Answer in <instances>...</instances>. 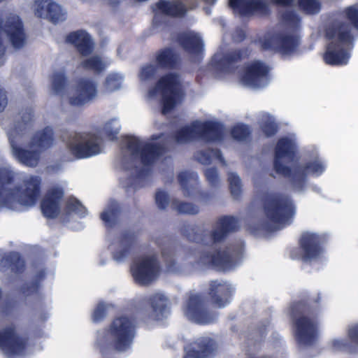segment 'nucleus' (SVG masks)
I'll return each instance as SVG.
<instances>
[{"instance_id": "38", "label": "nucleus", "mask_w": 358, "mask_h": 358, "mask_svg": "<svg viewBox=\"0 0 358 358\" xmlns=\"http://www.w3.org/2000/svg\"><path fill=\"white\" fill-rule=\"evenodd\" d=\"M195 157L199 162L205 165L210 164L213 158L217 159L221 162H224L222 152L217 148H208L198 151Z\"/></svg>"}, {"instance_id": "41", "label": "nucleus", "mask_w": 358, "mask_h": 358, "mask_svg": "<svg viewBox=\"0 0 358 358\" xmlns=\"http://www.w3.org/2000/svg\"><path fill=\"white\" fill-rule=\"evenodd\" d=\"M343 17L351 27V32L353 29L358 31V4L346 7L343 11Z\"/></svg>"}, {"instance_id": "34", "label": "nucleus", "mask_w": 358, "mask_h": 358, "mask_svg": "<svg viewBox=\"0 0 358 358\" xmlns=\"http://www.w3.org/2000/svg\"><path fill=\"white\" fill-rule=\"evenodd\" d=\"M136 236L134 233L125 231L121 235L120 243L122 248L113 252V259L117 262L123 260L131 252V250L136 243Z\"/></svg>"}, {"instance_id": "39", "label": "nucleus", "mask_w": 358, "mask_h": 358, "mask_svg": "<svg viewBox=\"0 0 358 358\" xmlns=\"http://www.w3.org/2000/svg\"><path fill=\"white\" fill-rule=\"evenodd\" d=\"M249 54L250 52L247 48L237 49L224 55L220 60V63L224 65L236 64L241 61L243 58L248 57Z\"/></svg>"}, {"instance_id": "47", "label": "nucleus", "mask_w": 358, "mask_h": 358, "mask_svg": "<svg viewBox=\"0 0 358 358\" xmlns=\"http://www.w3.org/2000/svg\"><path fill=\"white\" fill-rule=\"evenodd\" d=\"M67 85V80L64 73L57 72L52 76V87L56 94H63Z\"/></svg>"}, {"instance_id": "8", "label": "nucleus", "mask_w": 358, "mask_h": 358, "mask_svg": "<svg viewBox=\"0 0 358 358\" xmlns=\"http://www.w3.org/2000/svg\"><path fill=\"white\" fill-rule=\"evenodd\" d=\"M326 236L317 233L304 231L298 240V252H290L292 258H297L303 262L310 263L320 259L324 252Z\"/></svg>"}, {"instance_id": "58", "label": "nucleus", "mask_w": 358, "mask_h": 358, "mask_svg": "<svg viewBox=\"0 0 358 358\" xmlns=\"http://www.w3.org/2000/svg\"><path fill=\"white\" fill-rule=\"evenodd\" d=\"M227 235L225 231L217 226L216 229L210 232V238L214 243H220L225 239Z\"/></svg>"}, {"instance_id": "64", "label": "nucleus", "mask_w": 358, "mask_h": 358, "mask_svg": "<svg viewBox=\"0 0 358 358\" xmlns=\"http://www.w3.org/2000/svg\"><path fill=\"white\" fill-rule=\"evenodd\" d=\"M347 346V343L343 340H334L332 342V347L335 350H342Z\"/></svg>"}, {"instance_id": "30", "label": "nucleus", "mask_w": 358, "mask_h": 358, "mask_svg": "<svg viewBox=\"0 0 358 358\" xmlns=\"http://www.w3.org/2000/svg\"><path fill=\"white\" fill-rule=\"evenodd\" d=\"M12 150L16 159L23 165L34 168L38 166L41 159L38 150H29L12 143Z\"/></svg>"}, {"instance_id": "29", "label": "nucleus", "mask_w": 358, "mask_h": 358, "mask_svg": "<svg viewBox=\"0 0 358 358\" xmlns=\"http://www.w3.org/2000/svg\"><path fill=\"white\" fill-rule=\"evenodd\" d=\"M144 303L149 305L152 308L154 319L161 320L168 312V299L161 293H155L143 299Z\"/></svg>"}, {"instance_id": "55", "label": "nucleus", "mask_w": 358, "mask_h": 358, "mask_svg": "<svg viewBox=\"0 0 358 358\" xmlns=\"http://www.w3.org/2000/svg\"><path fill=\"white\" fill-rule=\"evenodd\" d=\"M107 314V307L103 303H99L92 313L94 322H99L103 320Z\"/></svg>"}, {"instance_id": "42", "label": "nucleus", "mask_w": 358, "mask_h": 358, "mask_svg": "<svg viewBox=\"0 0 358 358\" xmlns=\"http://www.w3.org/2000/svg\"><path fill=\"white\" fill-rule=\"evenodd\" d=\"M171 206L179 214L196 215L199 213V207L192 203L178 201L174 199L171 201Z\"/></svg>"}, {"instance_id": "11", "label": "nucleus", "mask_w": 358, "mask_h": 358, "mask_svg": "<svg viewBox=\"0 0 358 358\" xmlns=\"http://www.w3.org/2000/svg\"><path fill=\"white\" fill-rule=\"evenodd\" d=\"M124 141L127 149L134 157H139L143 165L151 166L164 152V148L159 143H145L142 144L138 137L126 136Z\"/></svg>"}, {"instance_id": "16", "label": "nucleus", "mask_w": 358, "mask_h": 358, "mask_svg": "<svg viewBox=\"0 0 358 358\" xmlns=\"http://www.w3.org/2000/svg\"><path fill=\"white\" fill-rule=\"evenodd\" d=\"M76 141H80L71 145L70 150L72 154L78 159L88 158L101 152V148L97 137L94 134H87L83 136L80 134H74Z\"/></svg>"}, {"instance_id": "14", "label": "nucleus", "mask_w": 358, "mask_h": 358, "mask_svg": "<svg viewBox=\"0 0 358 358\" xmlns=\"http://www.w3.org/2000/svg\"><path fill=\"white\" fill-rule=\"evenodd\" d=\"M269 67L263 62L256 60L248 64L242 80L245 84L255 87L265 86L269 78Z\"/></svg>"}, {"instance_id": "9", "label": "nucleus", "mask_w": 358, "mask_h": 358, "mask_svg": "<svg viewBox=\"0 0 358 358\" xmlns=\"http://www.w3.org/2000/svg\"><path fill=\"white\" fill-rule=\"evenodd\" d=\"M241 256V248L229 246L224 250H217L214 252H202L199 257V262L216 271H227L235 266Z\"/></svg>"}, {"instance_id": "52", "label": "nucleus", "mask_w": 358, "mask_h": 358, "mask_svg": "<svg viewBox=\"0 0 358 358\" xmlns=\"http://www.w3.org/2000/svg\"><path fill=\"white\" fill-rule=\"evenodd\" d=\"M157 69L152 64H147L142 67L140 72L141 79L143 80H153L157 75Z\"/></svg>"}, {"instance_id": "40", "label": "nucleus", "mask_w": 358, "mask_h": 358, "mask_svg": "<svg viewBox=\"0 0 358 358\" xmlns=\"http://www.w3.org/2000/svg\"><path fill=\"white\" fill-rule=\"evenodd\" d=\"M259 128L264 135L267 138L274 136L279 130V126L275 120L271 116H266L259 123Z\"/></svg>"}, {"instance_id": "27", "label": "nucleus", "mask_w": 358, "mask_h": 358, "mask_svg": "<svg viewBox=\"0 0 358 358\" xmlns=\"http://www.w3.org/2000/svg\"><path fill=\"white\" fill-rule=\"evenodd\" d=\"M155 62L162 69L174 70L180 66L179 55L172 48H164L159 50L155 55Z\"/></svg>"}, {"instance_id": "43", "label": "nucleus", "mask_w": 358, "mask_h": 358, "mask_svg": "<svg viewBox=\"0 0 358 358\" xmlns=\"http://www.w3.org/2000/svg\"><path fill=\"white\" fill-rule=\"evenodd\" d=\"M217 226L227 234L238 230V220L234 216L224 215L220 217L217 222Z\"/></svg>"}, {"instance_id": "50", "label": "nucleus", "mask_w": 358, "mask_h": 358, "mask_svg": "<svg viewBox=\"0 0 358 358\" xmlns=\"http://www.w3.org/2000/svg\"><path fill=\"white\" fill-rule=\"evenodd\" d=\"M21 122H19L16 128L20 131L24 130L29 127L33 121L34 110L32 108H26L20 112Z\"/></svg>"}, {"instance_id": "7", "label": "nucleus", "mask_w": 358, "mask_h": 358, "mask_svg": "<svg viewBox=\"0 0 358 358\" xmlns=\"http://www.w3.org/2000/svg\"><path fill=\"white\" fill-rule=\"evenodd\" d=\"M157 91L162 94V112L166 114L175 108L182 94L180 76L176 73L164 75L157 80L155 88L150 90V94L154 95Z\"/></svg>"}, {"instance_id": "12", "label": "nucleus", "mask_w": 358, "mask_h": 358, "mask_svg": "<svg viewBox=\"0 0 358 358\" xmlns=\"http://www.w3.org/2000/svg\"><path fill=\"white\" fill-rule=\"evenodd\" d=\"M186 316L200 324L214 322L217 314L208 308V301L203 294H192L189 296L185 308Z\"/></svg>"}, {"instance_id": "3", "label": "nucleus", "mask_w": 358, "mask_h": 358, "mask_svg": "<svg viewBox=\"0 0 358 358\" xmlns=\"http://www.w3.org/2000/svg\"><path fill=\"white\" fill-rule=\"evenodd\" d=\"M41 178L30 176L23 180L22 191L19 186H14V175L12 171L0 169V207L9 208L15 197L20 192V201L22 204L32 206L37 202L41 193Z\"/></svg>"}, {"instance_id": "5", "label": "nucleus", "mask_w": 358, "mask_h": 358, "mask_svg": "<svg viewBox=\"0 0 358 358\" xmlns=\"http://www.w3.org/2000/svg\"><path fill=\"white\" fill-rule=\"evenodd\" d=\"M326 37L331 41L327 44L323 55L324 62L330 66L346 65L350 57L348 48H353L355 40L350 24L341 21L329 27Z\"/></svg>"}, {"instance_id": "4", "label": "nucleus", "mask_w": 358, "mask_h": 358, "mask_svg": "<svg viewBox=\"0 0 358 358\" xmlns=\"http://www.w3.org/2000/svg\"><path fill=\"white\" fill-rule=\"evenodd\" d=\"M136 336V325L127 316L113 319L110 325L99 333L96 343L102 354L111 350L124 352L131 346Z\"/></svg>"}, {"instance_id": "21", "label": "nucleus", "mask_w": 358, "mask_h": 358, "mask_svg": "<svg viewBox=\"0 0 358 358\" xmlns=\"http://www.w3.org/2000/svg\"><path fill=\"white\" fill-rule=\"evenodd\" d=\"M197 130L199 139L207 143L220 142L224 138V127L219 122H197Z\"/></svg>"}, {"instance_id": "28", "label": "nucleus", "mask_w": 358, "mask_h": 358, "mask_svg": "<svg viewBox=\"0 0 358 358\" xmlns=\"http://www.w3.org/2000/svg\"><path fill=\"white\" fill-rule=\"evenodd\" d=\"M0 267L5 270L10 269L15 274H21L25 270L26 264L18 252L10 251L0 258Z\"/></svg>"}, {"instance_id": "48", "label": "nucleus", "mask_w": 358, "mask_h": 358, "mask_svg": "<svg viewBox=\"0 0 358 358\" xmlns=\"http://www.w3.org/2000/svg\"><path fill=\"white\" fill-rule=\"evenodd\" d=\"M298 5L307 14H317L321 10V3L317 0H298Z\"/></svg>"}, {"instance_id": "35", "label": "nucleus", "mask_w": 358, "mask_h": 358, "mask_svg": "<svg viewBox=\"0 0 358 358\" xmlns=\"http://www.w3.org/2000/svg\"><path fill=\"white\" fill-rule=\"evenodd\" d=\"M173 138L178 143H186L199 139L197 121L176 130L173 134Z\"/></svg>"}, {"instance_id": "63", "label": "nucleus", "mask_w": 358, "mask_h": 358, "mask_svg": "<svg viewBox=\"0 0 358 358\" xmlns=\"http://www.w3.org/2000/svg\"><path fill=\"white\" fill-rule=\"evenodd\" d=\"M273 41H274L273 38H266L263 40L261 43V45L263 50H275V46L274 47L273 45Z\"/></svg>"}, {"instance_id": "49", "label": "nucleus", "mask_w": 358, "mask_h": 358, "mask_svg": "<svg viewBox=\"0 0 358 358\" xmlns=\"http://www.w3.org/2000/svg\"><path fill=\"white\" fill-rule=\"evenodd\" d=\"M229 186L231 196L238 199L242 192L241 181L236 173H230L228 176Z\"/></svg>"}, {"instance_id": "1", "label": "nucleus", "mask_w": 358, "mask_h": 358, "mask_svg": "<svg viewBox=\"0 0 358 358\" xmlns=\"http://www.w3.org/2000/svg\"><path fill=\"white\" fill-rule=\"evenodd\" d=\"M296 157L295 145L293 141L287 137L280 138L275 148L273 169L276 173L291 180L295 187L302 188L308 174L320 176L324 171V165L318 160L308 162L303 165L296 164L292 169L284 165L282 158H287L292 162Z\"/></svg>"}, {"instance_id": "32", "label": "nucleus", "mask_w": 358, "mask_h": 358, "mask_svg": "<svg viewBox=\"0 0 358 358\" xmlns=\"http://www.w3.org/2000/svg\"><path fill=\"white\" fill-rule=\"evenodd\" d=\"M276 44L275 51L282 55H289L294 52L299 45L297 36L287 34H277L273 36Z\"/></svg>"}, {"instance_id": "22", "label": "nucleus", "mask_w": 358, "mask_h": 358, "mask_svg": "<svg viewBox=\"0 0 358 358\" xmlns=\"http://www.w3.org/2000/svg\"><path fill=\"white\" fill-rule=\"evenodd\" d=\"M76 96L69 99V103L72 106H83L95 98L96 85L90 79L80 78L76 83Z\"/></svg>"}, {"instance_id": "13", "label": "nucleus", "mask_w": 358, "mask_h": 358, "mask_svg": "<svg viewBox=\"0 0 358 358\" xmlns=\"http://www.w3.org/2000/svg\"><path fill=\"white\" fill-rule=\"evenodd\" d=\"M131 272L136 283L147 286L157 278L160 265L155 255L145 257L131 266Z\"/></svg>"}, {"instance_id": "18", "label": "nucleus", "mask_w": 358, "mask_h": 358, "mask_svg": "<svg viewBox=\"0 0 358 358\" xmlns=\"http://www.w3.org/2000/svg\"><path fill=\"white\" fill-rule=\"evenodd\" d=\"M233 294L231 286L226 282L211 280L207 292L209 301L217 308H223L229 303Z\"/></svg>"}, {"instance_id": "44", "label": "nucleus", "mask_w": 358, "mask_h": 358, "mask_svg": "<svg viewBox=\"0 0 358 358\" xmlns=\"http://www.w3.org/2000/svg\"><path fill=\"white\" fill-rule=\"evenodd\" d=\"M45 273L44 271H40L38 272L36 276V279L31 283L24 284L21 287V292L23 294L29 296L34 293H37L40 288L41 281L45 278Z\"/></svg>"}, {"instance_id": "31", "label": "nucleus", "mask_w": 358, "mask_h": 358, "mask_svg": "<svg viewBox=\"0 0 358 358\" xmlns=\"http://www.w3.org/2000/svg\"><path fill=\"white\" fill-rule=\"evenodd\" d=\"M178 180L185 196L189 197L197 194L199 177L196 173L182 171L178 175Z\"/></svg>"}, {"instance_id": "62", "label": "nucleus", "mask_w": 358, "mask_h": 358, "mask_svg": "<svg viewBox=\"0 0 358 358\" xmlns=\"http://www.w3.org/2000/svg\"><path fill=\"white\" fill-rule=\"evenodd\" d=\"M234 40L236 42H242L246 38V33L242 29H237L234 35Z\"/></svg>"}, {"instance_id": "46", "label": "nucleus", "mask_w": 358, "mask_h": 358, "mask_svg": "<svg viewBox=\"0 0 358 358\" xmlns=\"http://www.w3.org/2000/svg\"><path fill=\"white\" fill-rule=\"evenodd\" d=\"M66 210L69 213H74L80 217H85L87 215L86 208L75 197L68 199L66 203Z\"/></svg>"}, {"instance_id": "54", "label": "nucleus", "mask_w": 358, "mask_h": 358, "mask_svg": "<svg viewBox=\"0 0 358 358\" xmlns=\"http://www.w3.org/2000/svg\"><path fill=\"white\" fill-rule=\"evenodd\" d=\"M205 177L211 187H216L219 185L220 180L217 170L215 167L208 168L205 171Z\"/></svg>"}, {"instance_id": "24", "label": "nucleus", "mask_w": 358, "mask_h": 358, "mask_svg": "<svg viewBox=\"0 0 358 358\" xmlns=\"http://www.w3.org/2000/svg\"><path fill=\"white\" fill-rule=\"evenodd\" d=\"M66 41L73 45L78 52L84 57L89 56L94 50V43L90 35L83 29L70 32L66 37Z\"/></svg>"}, {"instance_id": "60", "label": "nucleus", "mask_w": 358, "mask_h": 358, "mask_svg": "<svg viewBox=\"0 0 358 358\" xmlns=\"http://www.w3.org/2000/svg\"><path fill=\"white\" fill-rule=\"evenodd\" d=\"M348 336L352 343L358 344V324L354 325L348 329Z\"/></svg>"}, {"instance_id": "17", "label": "nucleus", "mask_w": 358, "mask_h": 358, "mask_svg": "<svg viewBox=\"0 0 358 358\" xmlns=\"http://www.w3.org/2000/svg\"><path fill=\"white\" fill-rule=\"evenodd\" d=\"M64 195V189L60 187H53L48 189L41 202V209L45 217L54 219L59 215Z\"/></svg>"}, {"instance_id": "51", "label": "nucleus", "mask_w": 358, "mask_h": 358, "mask_svg": "<svg viewBox=\"0 0 358 358\" xmlns=\"http://www.w3.org/2000/svg\"><path fill=\"white\" fill-rule=\"evenodd\" d=\"M121 78L115 74H109L104 82V87L108 92L115 91L120 87Z\"/></svg>"}, {"instance_id": "37", "label": "nucleus", "mask_w": 358, "mask_h": 358, "mask_svg": "<svg viewBox=\"0 0 358 358\" xmlns=\"http://www.w3.org/2000/svg\"><path fill=\"white\" fill-rule=\"evenodd\" d=\"M80 66L84 70L92 71L96 74H99L104 71L106 64L101 57L94 55L83 60L80 64Z\"/></svg>"}, {"instance_id": "15", "label": "nucleus", "mask_w": 358, "mask_h": 358, "mask_svg": "<svg viewBox=\"0 0 358 358\" xmlns=\"http://www.w3.org/2000/svg\"><path fill=\"white\" fill-rule=\"evenodd\" d=\"M35 15L46 19L54 24L63 22L66 18V13L57 3L52 0H36Z\"/></svg>"}, {"instance_id": "10", "label": "nucleus", "mask_w": 358, "mask_h": 358, "mask_svg": "<svg viewBox=\"0 0 358 358\" xmlns=\"http://www.w3.org/2000/svg\"><path fill=\"white\" fill-rule=\"evenodd\" d=\"M3 31L15 48L23 47L26 41L24 24L18 15L10 14L4 20L0 17V59L4 57L6 52L1 38Z\"/></svg>"}, {"instance_id": "57", "label": "nucleus", "mask_w": 358, "mask_h": 358, "mask_svg": "<svg viewBox=\"0 0 358 358\" xmlns=\"http://www.w3.org/2000/svg\"><path fill=\"white\" fill-rule=\"evenodd\" d=\"M155 202L158 208L164 210L169 204L168 194L162 190H159L155 194Z\"/></svg>"}, {"instance_id": "25", "label": "nucleus", "mask_w": 358, "mask_h": 358, "mask_svg": "<svg viewBox=\"0 0 358 358\" xmlns=\"http://www.w3.org/2000/svg\"><path fill=\"white\" fill-rule=\"evenodd\" d=\"M176 41L180 47L192 56L201 57L203 53V42L201 38L194 33L178 34Z\"/></svg>"}, {"instance_id": "6", "label": "nucleus", "mask_w": 358, "mask_h": 358, "mask_svg": "<svg viewBox=\"0 0 358 358\" xmlns=\"http://www.w3.org/2000/svg\"><path fill=\"white\" fill-rule=\"evenodd\" d=\"M263 212L269 222L265 229H276L272 225L285 224L295 213V208L290 196L280 192H265L261 198Z\"/></svg>"}, {"instance_id": "45", "label": "nucleus", "mask_w": 358, "mask_h": 358, "mask_svg": "<svg viewBox=\"0 0 358 358\" xmlns=\"http://www.w3.org/2000/svg\"><path fill=\"white\" fill-rule=\"evenodd\" d=\"M230 133L234 139L238 141H243L250 137L251 131L249 126L244 124H238L231 129Z\"/></svg>"}, {"instance_id": "59", "label": "nucleus", "mask_w": 358, "mask_h": 358, "mask_svg": "<svg viewBox=\"0 0 358 358\" xmlns=\"http://www.w3.org/2000/svg\"><path fill=\"white\" fill-rule=\"evenodd\" d=\"M162 256L166 263V268L168 270H171L175 267V260L173 259L172 251L167 249H164L162 251Z\"/></svg>"}, {"instance_id": "33", "label": "nucleus", "mask_w": 358, "mask_h": 358, "mask_svg": "<svg viewBox=\"0 0 358 358\" xmlns=\"http://www.w3.org/2000/svg\"><path fill=\"white\" fill-rule=\"evenodd\" d=\"M54 141V132L50 127H45L42 130L38 131L31 138V147H36L38 151H43L50 148Z\"/></svg>"}, {"instance_id": "23", "label": "nucleus", "mask_w": 358, "mask_h": 358, "mask_svg": "<svg viewBox=\"0 0 358 358\" xmlns=\"http://www.w3.org/2000/svg\"><path fill=\"white\" fill-rule=\"evenodd\" d=\"M151 9L155 15L181 17L186 15L187 8L183 3L177 1L158 0L152 4Z\"/></svg>"}, {"instance_id": "36", "label": "nucleus", "mask_w": 358, "mask_h": 358, "mask_svg": "<svg viewBox=\"0 0 358 358\" xmlns=\"http://www.w3.org/2000/svg\"><path fill=\"white\" fill-rule=\"evenodd\" d=\"M121 208L119 203L115 201H112L108 205L106 210L100 215V218L108 227H113L116 223L120 215Z\"/></svg>"}, {"instance_id": "56", "label": "nucleus", "mask_w": 358, "mask_h": 358, "mask_svg": "<svg viewBox=\"0 0 358 358\" xmlns=\"http://www.w3.org/2000/svg\"><path fill=\"white\" fill-rule=\"evenodd\" d=\"M282 20L289 25L296 26L300 22V17L294 10H287L282 14Z\"/></svg>"}, {"instance_id": "26", "label": "nucleus", "mask_w": 358, "mask_h": 358, "mask_svg": "<svg viewBox=\"0 0 358 358\" xmlns=\"http://www.w3.org/2000/svg\"><path fill=\"white\" fill-rule=\"evenodd\" d=\"M215 350V342L210 338H201L190 344L184 358H208Z\"/></svg>"}, {"instance_id": "20", "label": "nucleus", "mask_w": 358, "mask_h": 358, "mask_svg": "<svg viewBox=\"0 0 358 358\" xmlns=\"http://www.w3.org/2000/svg\"><path fill=\"white\" fill-rule=\"evenodd\" d=\"M229 6L234 13H238L243 17L256 13L263 15L269 13L267 4L262 0H229Z\"/></svg>"}, {"instance_id": "2", "label": "nucleus", "mask_w": 358, "mask_h": 358, "mask_svg": "<svg viewBox=\"0 0 358 358\" xmlns=\"http://www.w3.org/2000/svg\"><path fill=\"white\" fill-rule=\"evenodd\" d=\"M321 297L304 296L294 301L291 307L292 315L299 317L294 321L295 336L298 343L306 346L313 345L317 339V316Z\"/></svg>"}, {"instance_id": "53", "label": "nucleus", "mask_w": 358, "mask_h": 358, "mask_svg": "<svg viewBox=\"0 0 358 358\" xmlns=\"http://www.w3.org/2000/svg\"><path fill=\"white\" fill-rule=\"evenodd\" d=\"M180 232L187 240L193 242H198L200 240L199 234L196 231L194 227L184 224L180 229Z\"/></svg>"}, {"instance_id": "19", "label": "nucleus", "mask_w": 358, "mask_h": 358, "mask_svg": "<svg viewBox=\"0 0 358 358\" xmlns=\"http://www.w3.org/2000/svg\"><path fill=\"white\" fill-rule=\"evenodd\" d=\"M0 348L10 355H19L25 349V342L17 334L13 326L0 331Z\"/></svg>"}, {"instance_id": "61", "label": "nucleus", "mask_w": 358, "mask_h": 358, "mask_svg": "<svg viewBox=\"0 0 358 358\" xmlns=\"http://www.w3.org/2000/svg\"><path fill=\"white\" fill-rule=\"evenodd\" d=\"M8 104V98L6 92L0 89V113L3 112Z\"/></svg>"}]
</instances>
